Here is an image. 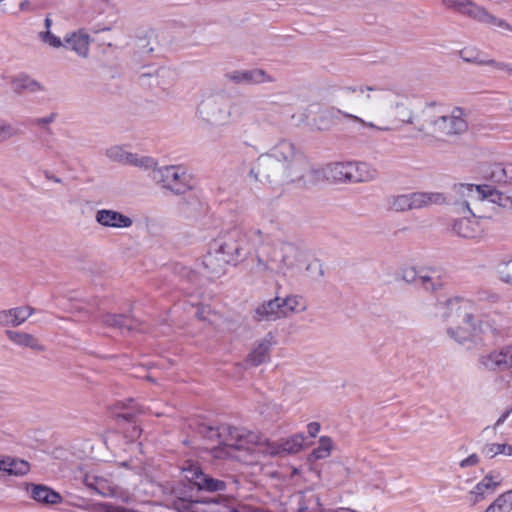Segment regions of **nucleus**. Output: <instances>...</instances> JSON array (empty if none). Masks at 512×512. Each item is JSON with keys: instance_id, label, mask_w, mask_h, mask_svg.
Returning <instances> with one entry per match:
<instances>
[{"instance_id": "nucleus-42", "label": "nucleus", "mask_w": 512, "mask_h": 512, "mask_svg": "<svg viewBox=\"0 0 512 512\" xmlns=\"http://www.w3.org/2000/svg\"><path fill=\"white\" fill-rule=\"evenodd\" d=\"M478 22L494 25L499 28L512 31V27L506 21H504L502 19H498L497 17L491 15L484 8H483V15H481V17L478 19Z\"/></svg>"}, {"instance_id": "nucleus-22", "label": "nucleus", "mask_w": 512, "mask_h": 512, "mask_svg": "<svg viewBox=\"0 0 512 512\" xmlns=\"http://www.w3.org/2000/svg\"><path fill=\"white\" fill-rule=\"evenodd\" d=\"M282 317L283 310L279 297L265 301L255 309L254 318L257 321H275Z\"/></svg>"}, {"instance_id": "nucleus-31", "label": "nucleus", "mask_w": 512, "mask_h": 512, "mask_svg": "<svg viewBox=\"0 0 512 512\" xmlns=\"http://www.w3.org/2000/svg\"><path fill=\"white\" fill-rule=\"evenodd\" d=\"M500 481H495L490 474L486 475L475 487L470 491L472 505H476L485 498L486 490H494Z\"/></svg>"}, {"instance_id": "nucleus-43", "label": "nucleus", "mask_w": 512, "mask_h": 512, "mask_svg": "<svg viewBox=\"0 0 512 512\" xmlns=\"http://www.w3.org/2000/svg\"><path fill=\"white\" fill-rule=\"evenodd\" d=\"M39 39L53 48L63 47L64 40L62 41L59 37L55 36L51 31H42L38 34Z\"/></svg>"}, {"instance_id": "nucleus-26", "label": "nucleus", "mask_w": 512, "mask_h": 512, "mask_svg": "<svg viewBox=\"0 0 512 512\" xmlns=\"http://www.w3.org/2000/svg\"><path fill=\"white\" fill-rule=\"evenodd\" d=\"M0 471L12 476H24L30 471V464L23 459L4 457L0 459Z\"/></svg>"}, {"instance_id": "nucleus-18", "label": "nucleus", "mask_w": 512, "mask_h": 512, "mask_svg": "<svg viewBox=\"0 0 512 512\" xmlns=\"http://www.w3.org/2000/svg\"><path fill=\"white\" fill-rule=\"evenodd\" d=\"M35 309L29 305L4 309L0 311V326L2 327H18L22 325Z\"/></svg>"}, {"instance_id": "nucleus-37", "label": "nucleus", "mask_w": 512, "mask_h": 512, "mask_svg": "<svg viewBox=\"0 0 512 512\" xmlns=\"http://www.w3.org/2000/svg\"><path fill=\"white\" fill-rule=\"evenodd\" d=\"M482 453L490 459L501 454L512 456V446L506 443H489L484 446Z\"/></svg>"}, {"instance_id": "nucleus-29", "label": "nucleus", "mask_w": 512, "mask_h": 512, "mask_svg": "<svg viewBox=\"0 0 512 512\" xmlns=\"http://www.w3.org/2000/svg\"><path fill=\"white\" fill-rule=\"evenodd\" d=\"M489 178L497 184L512 185V163L492 165Z\"/></svg>"}, {"instance_id": "nucleus-54", "label": "nucleus", "mask_w": 512, "mask_h": 512, "mask_svg": "<svg viewBox=\"0 0 512 512\" xmlns=\"http://www.w3.org/2000/svg\"><path fill=\"white\" fill-rule=\"evenodd\" d=\"M483 63L486 64V65H491V66L495 67L498 70L507 71V68H508V64L507 63L496 62L495 60H488V61H485Z\"/></svg>"}, {"instance_id": "nucleus-40", "label": "nucleus", "mask_w": 512, "mask_h": 512, "mask_svg": "<svg viewBox=\"0 0 512 512\" xmlns=\"http://www.w3.org/2000/svg\"><path fill=\"white\" fill-rule=\"evenodd\" d=\"M496 272L501 282L512 286V256L501 260L496 266Z\"/></svg>"}, {"instance_id": "nucleus-63", "label": "nucleus", "mask_w": 512, "mask_h": 512, "mask_svg": "<svg viewBox=\"0 0 512 512\" xmlns=\"http://www.w3.org/2000/svg\"><path fill=\"white\" fill-rule=\"evenodd\" d=\"M138 435H139V430L136 427H134L133 437L138 436Z\"/></svg>"}, {"instance_id": "nucleus-44", "label": "nucleus", "mask_w": 512, "mask_h": 512, "mask_svg": "<svg viewBox=\"0 0 512 512\" xmlns=\"http://www.w3.org/2000/svg\"><path fill=\"white\" fill-rule=\"evenodd\" d=\"M133 166L142 168L144 170H151V172L153 171V169H157V163L155 162V160L148 156L138 155L135 159Z\"/></svg>"}, {"instance_id": "nucleus-7", "label": "nucleus", "mask_w": 512, "mask_h": 512, "mask_svg": "<svg viewBox=\"0 0 512 512\" xmlns=\"http://www.w3.org/2000/svg\"><path fill=\"white\" fill-rule=\"evenodd\" d=\"M455 327L447 328V335L457 343H484L486 341H497L512 335L511 328L504 325L500 320L483 315L475 318L473 311L469 322L459 320Z\"/></svg>"}, {"instance_id": "nucleus-51", "label": "nucleus", "mask_w": 512, "mask_h": 512, "mask_svg": "<svg viewBox=\"0 0 512 512\" xmlns=\"http://www.w3.org/2000/svg\"><path fill=\"white\" fill-rule=\"evenodd\" d=\"M230 498L227 496H217L209 500V503L215 504V505H222L221 510H216L213 512H225V506H228Z\"/></svg>"}, {"instance_id": "nucleus-16", "label": "nucleus", "mask_w": 512, "mask_h": 512, "mask_svg": "<svg viewBox=\"0 0 512 512\" xmlns=\"http://www.w3.org/2000/svg\"><path fill=\"white\" fill-rule=\"evenodd\" d=\"M95 221L105 228H129L133 220L127 215L112 209H99L95 213Z\"/></svg>"}, {"instance_id": "nucleus-38", "label": "nucleus", "mask_w": 512, "mask_h": 512, "mask_svg": "<svg viewBox=\"0 0 512 512\" xmlns=\"http://www.w3.org/2000/svg\"><path fill=\"white\" fill-rule=\"evenodd\" d=\"M227 488V483L223 480L215 479L208 474H205L202 477V482H200L199 490L206 492H221Z\"/></svg>"}, {"instance_id": "nucleus-23", "label": "nucleus", "mask_w": 512, "mask_h": 512, "mask_svg": "<svg viewBox=\"0 0 512 512\" xmlns=\"http://www.w3.org/2000/svg\"><path fill=\"white\" fill-rule=\"evenodd\" d=\"M471 217H462L453 222L452 229L453 231L462 238L472 239L480 235L481 229L478 221L476 220V215L472 211L469 213Z\"/></svg>"}, {"instance_id": "nucleus-9", "label": "nucleus", "mask_w": 512, "mask_h": 512, "mask_svg": "<svg viewBox=\"0 0 512 512\" xmlns=\"http://www.w3.org/2000/svg\"><path fill=\"white\" fill-rule=\"evenodd\" d=\"M477 366L480 371L497 375L509 384L512 381V343L480 354Z\"/></svg>"}, {"instance_id": "nucleus-33", "label": "nucleus", "mask_w": 512, "mask_h": 512, "mask_svg": "<svg viewBox=\"0 0 512 512\" xmlns=\"http://www.w3.org/2000/svg\"><path fill=\"white\" fill-rule=\"evenodd\" d=\"M442 286L443 281L435 271L421 272L420 283L418 287L428 292H435L441 289Z\"/></svg>"}, {"instance_id": "nucleus-24", "label": "nucleus", "mask_w": 512, "mask_h": 512, "mask_svg": "<svg viewBox=\"0 0 512 512\" xmlns=\"http://www.w3.org/2000/svg\"><path fill=\"white\" fill-rule=\"evenodd\" d=\"M350 162L349 182H370L378 177L376 168L366 162Z\"/></svg>"}, {"instance_id": "nucleus-61", "label": "nucleus", "mask_w": 512, "mask_h": 512, "mask_svg": "<svg viewBox=\"0 0 512 512\" xmlns=\"http://www.w3.org/2000/svg\"><path fill=\"white\" fill-rule=\"evenodd\" d=\"M28 6H29V2H28L27 0H24V1H22V2L20 3V9H21V10H25V9H27V8H28Z\"/></svg>"}, {"instance_id": "nucleus-49", "label": "nucleus", "mask_w": 512, "mask_h": 512, "mask_svg": "<svg viewBox=\"0 0 512 512\" xmlns=\"http://www.w3.org/2000/svg\"><path fill=\"white\" fill-rule=\"evenodd\" d=\"M55 119H56V114L51 113L45 117L35 118L32 121V124L35 126H39V127H45L46 125L53 123L55 121Z\"/></svg>"}, {"instance_id": "nucleus-62", "label": "nucleus", "mask_w": 512, "mask_h": 512, "mask_svg": "<svg viewBox=\"0 0 512 512\" xmlns=\"http://www.w3.org/2000/svg\"><path fill=\"white\" fill-rule=\"evenodd\" d=\"M225 512H239L236 508L225 506Z\"/></svg>"}, {"instance_id": "nucleus-5", "label": "nucleus", "mask_w": 512, "mask_h": 512, "mask_svg": "<svg viewBox=\"0 0 512 512\" xmlns=\"http://www.w3.org/2000/svg\"><path fill=\"white\" fill-rule=\"evenodd\" d=\"M256 239L259 243L254 248L251 258V270L261 276L285 274L286 270L295 268L302 260V250L291 242L270 243Z\"/></svg>"}, {"instance_id": "nucleus-36", "label": "nucleus", "mask_w": 512, "mask_h": 512, "mask_svg": "<svg viewBox=\"0 0 512 512\" xmlns=\"http://www.w3.org/2000/svg\"><path fill=\"white\" fill-rule=\"evenodd\" d=\"M182 473L184 478L197 488H199L202 477L205 475L200 466L195 463H187V465L182 468Z\"/></svg>"}, {"instance_id": "nucleus-11", "label": "nucleus", "mask_w": 512, "mask_h": 512, "mask_svg": "<svg viewBox=\"0 0 512 512\" xmlns=\"http://www.w3.org/2000/svg\"><path fill=\"white\" fill-rule=\"evenodd\" d=\"M151 178L175 194H183L191 189V176L180 165L163 166L153 169Z\"/></svg>"}, {"instance_id": "nucleus-52", "label": "nucleus", "mask_w": 512, "mask_h": 512, "mask_svg": "<svg viewBox=\"0 0 512 512\" xmlns=\"http://www.w3.org/2000/svg\"><path fill=\"white\" fill-rule=\"evenodd\" d=\"M190 506L191 504L183 499H179L174 503L175 509L178 510L179 512H190Z\"/></svg>"}, {"instance_id": "nucleus-53", "label": "nucleus", "mask_w": 512, "mask_h": 512, "mask_svg": "<svg viewBox=\"0 0 512 512\" xmlns=\"http://www.w3.org/2000/svg\"><path fill=\"white\" fill-rule=\"evenodd\" d=\"M320 431V424L318 422H311L307 425V432L311 437H316Z\"/></svg>"}, {"instance_id": "nucleus-35", "label": "nucleus", "mask_w": 512, "mask_h": 512, "mask_svg": "<svg viewBox=\"0 0 512 512\" xmlns=\"http://www.w3.org/2000/svg\"><path fill=\"white\" fill-rule=\"evenodd\" d=\"M485 194V199H488L490 202L503 208H512V197L496 190L492 186L486 185Z\"/></svg>"}, {"instance_id": "nucleus-1", "label": "nucleus", "mask_w": 512, "mask_h": 512, "mask_svg": "<svg viewBox=\"0 0 512 512\" xmlns=\"http://www.w3.org/2000/svg\"><path fill=\"white\" fill-rule=\"evenodd\" d=\"M350 162L328 164L314 169L304 152L291 139L280 138L267 152L253 162L248 178L251 182L283 186L313 183L320 174L333 182H349Z\"/></svg>"}, {"instance_id": "nucleus-19", "label": "nucleus", "mask_w": 512, "mask_h": 512, "mask_svg": "<svg viewBox=\"0 0 512 512\" xmlns=\"http://www.w3.org/2000/svg\"><path fill=\"white\" fill-rule=\"evenodd\" d=\"M90 42L91 38L89 34L80 29L65 35L63 47L74 51L82 58H87L89 55Z\"/></svg>"}, {"instance_id": "nucleus-28", "label": "nucleus", "mask_w": 512, "mask_h": 512, "mask_svg": "<svg viewBox=\"0 0 512 512\" xmlns=\"http://www.w3.org/2000/svg\"><path fill=\"white\" fill-rule=\"evenodd\" d=\"M6 337L14 344L22 347H29L33 350L42 351L43 347L31 334L16 330H6Z\"/></svg>"}, {"instance_id": "nucleus-47", "label": "nucleus", "mask_w": 512, "mask_h": 512, "mask_svg": "<svg viewBox=\"0 0 512 512\" xmlns=\"http://www.w3.org/2000/svg\"><path fill=\"white\" fill-rule=\"evenodd\" d=\"M306 272L312 278H320L321 276H323L322 264L320 263L319 260H314L306 266Z\"/></svg>"}, {"instance_id": "nucleus-27", "label": "nucleus", "mask_w": 512, "mask_h": 512, "mask_svg": "<svg viewBox=\"0 0 512 512\" xmlns=\"http://www.w3.org/2000/svg\"><path fill=\"white\" fill-rule=\"evenodd\" d=\"M101 321L108 327L118 328L120 330L132 331L137 326V321L123 314L106 313L102 315Z\"/></svg>"}, {"instance_id": "nucleus-30", "label": "nucleus", "mask_w": 512, "mask_h": 512, "mask_svg": "<svg viewBox=\"0 0 512 512\" xmlns=\"http://www.w3.org/2000/svg\"><path fill=\"white\" fill-rule=\"evenodd\" d=\"M280 302L283 310V317H287L294 313H302L307 310V302L304 297L300 295H289L284 299L280 298Z\"/></svg>"}, {"instance_id": "nucleus-25", "label": "nucleus", "mask_w": 512, "mask_h": 512, "mask_svg": "<svg viewBox=\"0 0 512 512\" xmlns=\"http://www.w3.org/2000/svg\"><path fill=\"white\" fill-rule=\"evenodd\" d=\"M442 3L446 8L455 10L476 21L483 15V7L470 0H442Z\"/></svg>"}, {"instance_id": "nucleus-8", "label": "nucleus", "mask_w": 512, "mask_h": 512, "mask_svg": "<svg viewBox=\"0 0 512 512\" xmlns=\"http://www.w3.org/2000/svg\"><path fill=\"white\" fill-rule=\"evenodd\" d=\"M235 105L221 93L210 94L202 99L197 108V117L210 128L228 126L232 121Z\"/></svg>"}, {"instance_id": "nucleus-46", "label": "nucleus", "mask_w": 512, "mask_h": 512, "mask_svg": "<svg viewBox=\"0 0 512 512\" xmlns=\"http://www.w3.org/2000/svg\"><path fill=\"white\" fill-rule=\"evenodd\" d=\"M85 483H86V485L88 487L96 490L100 494H105L104 488H105L106 481L103 478H101V477H94L93 480L91 481V477L90 476H86L85 477Z\"/></svg>"}, {"instance_id": "nucleus-4", "label": "nucleus", "mask_w": 512, "mask_h": 512, "mask_svg": "<svg viewBox=\"0 0 512 512\" xmlns=\"http://www.w3.org/2000/svg\"><path fill=\"white\" fill-rule=\"evenodd\" d=\"M199 432L207 438H217L219 446L212 449L214 458H238L236 451L248 450L258 454H271L274 447L266 442V437L257 433L248 431L244 428H236L230 425H220L212 427L202 425Z\"/></svg>"}, {"instance_id": "nucleus-58", "label": "nucleus", "mask_w": 512, "mask_h": 512, "mask_svg": "<svg viewBox=\"0 0 512 512\" xmlns=\"http://www.w3.org/2000/svg\"><path fill=\"white\" fill-rule=\"evenodd\" d=\"M45 178L48 179V180H51L55 183H61L62 180L60 178H58L57 176L51 174L49 171H46L45 172Z\"/></svg>"}, {"instance_id": "nucleus-48", "label": "nucleus", "mask_w": 512, "mask_h": 512, "mask_svg": "<svg viewBox=\"0 0 512 512\" xmlns=\"http://www.w3.org/2000/svg\"><path fill=\"white\" fill-rule=\"evenodd\" d=\"M421 272L418 273L414 268L407 269L403 272V280L407 283H413L419 286Z\"/></svg>"}, {"instance_id": "nucleus-20", "label": "nucleus", "mask_w": 512, "mask_h": 512, "mask_svg": "<svg viewBox=\"0 0 512 512\" xmlns=\"http://www.w3.org/2000/svg\"><path fill=\"white\" fill-rule=\"evenodd\" d=\"M273 337L268 334L267 337L256 342L252 351L247 355L246 364L257 367L269 360Z\"/></svg>"}, {"instance_id": "nucleus-32", "label": "nucleus", "mask_w": 512, "mask_h": 512, "mask_svg": "<svg viewBox=\"0 0 512 512\" xmlns=\"http://www.w3.org/2000/svg\"><path fill=\"white\" fill-rule=\"evenodd\" d=\"M11 87L14 92L22 93L24 91L37 92L42 90V86L37 81L27 75H19L11 81Z\"/></svg>"}, {"instance_id": "nucleus-64", "label": "nucleus", "mask_w": 512, "mask_h": 512, "mask_svg": "<svg viewBox=\"0 0 512 512\" xmlns=\"http://www.w3.org/2000/svg\"><path fill=\"white\" fill-rule=\"evenodd\" d=\"M507 72L512 74V65L508 64Z\"/></svg>"}, {"instance_id": "nucleus-55", "label": "nucleus", "mask_w": 512, "mask_h": 512, "mask_svg": "<svg viewBox=\"0 0 512 512\" xmlns=\"http://www.w3.org/2000/svg\"><path fill=\"white\" fill-rule=\"evenodd\" d=\"M41 146L46 154H50L55 150L54 144L51 143L50 141H43L41 143Z\"/></svg>"}, {"instance_id": "nucleus-41", "label": "nucleus", "mask_w": 512, "mask_h": 512, "mask_svg": "<svg viewBox=\"0 0 512 512\" xmlns=\"http://www.w3.org/2000/svg\"><path fill=\"white\" fill-rule=\"evenodd\" d=\"M19 130L16 129L8 120L0 118V144L9 141L18 136Z\"/></svg>"}, {"instance_id": "nucleus-56", "label": "nucleus", "mask_w": 512, "mask_h": 512, "mask_svg": "<svg viewBox=\"0 0 512 512\" xmlns=\"http://www.w3.org/2000/svg\"><path fill=\"white\" fill-rule=\"evenodd\" d=\"M137 156H138V154H133L131 152H127L123 164H128V165L133 166Z\"/></svg>"}, {"instance_id": "nucleus-10", "label": "nucleus", "mask_w": 512, "mask_h": 512, "mask_svg": "<svg viewBox=\"0 0 512 512\" xmlns=\"http://www.w3.org/2000/svg\"><path fill=\"white\" fill-rule=\"evenodd\" d=\"M446 196L440 192H412L399 194L388 198L389 208L396 212L422 209L432 205L446 203Z\"/></svg>"}, {"instance_id": "nucleus-17", "label": "nucleus", "mask_w": 512, "mask_h": 512, "mask_svg": "<svg viewBox=\"0 0 512 512\" xmlns=\"http://www.w3.org/2000/svg\"><path fill=\"white\" fill-rule=\"evenodd\" d=\"M25 489L31 499L42 505H56L63 500L58 492L43 484L27 483Z\"/></svg>"}, {"instance_id": "nucleus-50", "label": "nucleus", "mask_w": 512, "mask_h": 512, "mask_svg": "<svg viewBox=\"0 0 512 512\" xmlns=\"http://www.w3.org/2000/svg\"><path fill=\"white\" fill-rule=\"evenodd\" d=\"M478 463H479V457L477 454L474 453V454L469 455L467 458L463 459L459 463V466L464 469V468H468V467H474Z\"/></svg>"}, {"instance_id": "nucleus-14", "label": "nucleus", "mask_w": 512, "mask_h": 512, "mask_svg": "<svg viewBox=\"0 0 512 512\" xmlns=\"http://www.w3.org/2000/svg\"><path fill=\"white\" fill-rule=\"evenodd\" d=\"M226 78L235 84L242 85H260L263 83L274 82L273 76L268 74L263 69H251V70H236L227 73Z\"/></svg>"}, {"instance_id": "nucleus-21", "label": "nucleus", "mask_w": 512, "mask_h": 512, "mask_svg": "<svg viewBox=\"0 0 512 512\" xmlns=\"http://www.w3.org/2000/svg\"><path fill=\"white\" fill-rule=\"evenodd\" d=\"M305 436L302 433L295 434L292 437L283 440L280 444L270 441L266 438V442L274 447V452L271 454H262L263 456H277L282 453L296 454L303 449Z\"/></svg>"}, {"instance_id": "nucleus-2", "label": "nucleus", "mask_w": 512, "mask_h": 512, "mask_svg": "<svg viewBox=\"0 0 512 512\" xmlns=\"http://www.w3.org/2000/svg\"><path fill=\"white\" fill-rule=\"evenodd\" d=\"M341 92L340 103L343 106L348 104L350 94H365V105H363L361 114H353L346 109L331 107L323 112L320 121L324 117L332 120L344 119L360 124L376 132H389L403 125H413L419 131L420 113L415 114L409 103L399 98H392L390 94L381 93L372 96L371 93L382 92L383 89L372 85H347L339 88Z\"/></svg>"}, {"instance_id": "nucleus-34", "label": "nucleus", "mask_w": 512, "mask_h": 512, "mask_svg": "<svg viewBox=\"0 0 512 512\" xmlns=\"http://www.w3.org/2000/svg\"><path fill=\"white\" fill-rule=\"evenodd\" d=\"M484 512H512V489L500 494Z\"/></svg>"}, {"instance_id": "nucleus-3", "label": "nucleus", "mask_w": 512, "mask_h": 512, "mask_svg": "<svg viewBox=\"0 0 512 512\" xmlns=\"http://www.w3.org/2000/svg\"><path fill=\"white\" fill-rule=\"evenodd\" d=\"M263 232L258 228L244 229L232 227L221 231L210 243L202 264L209 277L224 274L229 265L236 266L250 254V244L262 239Z\"/></svg>"}, {"instance_id": "nucleus-13", "label": "nucleus", "mask_w": 512, "mask_h": 512, "mask_svg": "<svg viewBox=\"0 0 512 512\" xmlns=\"http://www.w3.org/2000/svg\"><path fill=\"white\" fill-rule=\"evenodd\" d=\"M485 189L486 185L454 184L452 192L457 197L455 204L467 210L468 213H472L470 206L485 200Z\"/></svg>"}, {"instance_id": "nucleus-12", "label": "nucleus", "mask_w": 512, "mask_h": 512, "mask_svg": "<svg viewBox=\"0 0 512 512\" xmlns=\"http://www.w3.org/2000/svg\"><path fill=\"white\" fill-rule=\"evenodd\" d=\"M473 303L462 297H451L445 301L437 302L434 316L442 321L457 322L459 320L469 322Z\"/></svg>"}, {"instance_id": "nucleus-15", "label": "nucleus", "mask_w": 512, "mask_h": 512, "mask_svg": "<svg viewBox=\"0 0 512 512\" xmlns=\"http://www.w3.org/2000/svg\"><path fill=\"white\" fill-rule=\"evenodd\" d=\"M278 102H259L256 105V113L253 117V121L244 129L246 136H251L255 133V128H261L262 126H273L275 124L274 115L272 113V107L277 106Z\"/></svg>"}, {"instance_id": "nucleus-60", "label": "nucleus", "mask_w": 512, "mask_h": 512, "mask_svg": "<svg viewBox=\"0 0 512 512\" xmlns=\"http://www.w3.org/2000/svg\"><path fill=\"white\" fill-rule=\"evenodd\" d=\"M44 25H45V28H46L45 31H50V28L52 26V20H51V18L49 16H47L45 18Z\"/></svg>"}, {"instance_id": "nucleus-39", "label": "nucleus", "mask_w": 512, "mask_h": 512, "mask_svg": "<svg viewBox=\"0 0 512 512\" xmlns=\"http://www.w3.org/2000/svg\"><path fill=\"white\" fill-rule=\"evenodd\" d=\"M332 439L327 436H322L319 439L318 447L313 449L310 457L314 460L325 459L330 456L332 449Z\"/></svg>"}, {"instance_id": "nucleus-45", "label": "nucleus", "mask_w": 512, "mask_h": 512, "mask_svg": "<svg viewBox=\"0 0 512 512\" xmlns=\"http://www.w3.org/2000/svg\"><path fill=\"white\" fill-rule=\"evenodd\" d=\"M128 151H126L121 146H113L109 148L106 152V155L113 161H117L123 164L125 160V156Z\"/></svg>"}, {"instance_id": "nucleus-6", "label": "nucleus", "mask_w": 512, "mask_h": 512, "mask_svg": "<svg viewBox=\"0 0 512 512\" xmlns=\"http://www.w3.org/2000/svg\"><path fill=\"white\" fill-rule=\"evenodd\" d=\"M468 128L466 113L461 107L447 109L445 105L429 102L420 112L419 132L435 137L460 135Z\"/></svg>"}, {"instance_id": "nucleus-59", "label": "nucleus", "mask_w": 512, "mask_h": 512, "mask_svg": "<svg viewBox=\"0 0 512 512\" xmlns=\"http://www.w3.org/2000/svg\"><path fill=\"white\" fill-rule=\"evenodd\" d=\"M123 419L127 420V421H132L133 420V417H134V414L131 413V412H126V413H123L120 415Z\"/></svg>"}, {"instance_id": "nucleus-57", "label": "nucleus", "mask_w": 512, "mask_h": 512, "mask_svg": "<svg viewBox=\"0 0 512 512\" xmlns=\"http://www.w3.org/2000/svg\"><path fill=\"white\" fill-rule=\"evenodd\" d=\"M511 412V409L510 410H506L499 418L498 420L496 421V426H499L501 425L508 417H509V414Z\"/></svg>"}]
</instances>
